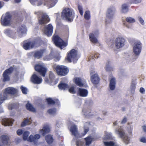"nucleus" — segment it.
<instances>
[{
	"instance_id": "obj_42",
	"label": "nucleus",
	"mask_w": 146,
	"mask_h": 146,
	"mask_svg": "<svg viewBox=\"0 0 146 146\" xmlns=\"http://www.w3.org/2000/svg\"><path fill=\"white\" fill-rule=\"evenodd\" d=\"M56 108H52L48 110V113L51 115H54L56 114Z\"/></svg>"
},
{
	"instance_id": "obj_43",
	"label": "nucleus",
	"mask_w": 146,
	"mask_h": 146,
	"mask_svg": "<svg viewBox=\"0 0 146 146\" xmlns=\"http://www.w3.org/2000/svg\"><path fill=\"white\" fill-rule=\"evenodd\" d=\"M112 137V134L111 133L105 132V135L103 138V140H107L110 139Z\"/></svg>"
},
{
	"instance_id": "obj_49",
	"label": "nucleus",
	"mask_w": 146,
	"mask_h": 146,
	"mask_svg": "<svg viewBox=\"0 0 146 146\" xmlns=\"http://www.w3.org/2000/svg\"><path fill=\"white\" fill-rule=\"evenodd\" d=\"M53 55L52 53H50V54L46 56L44 58V59L45 60H49L53 58Z\"/></svg>"
},
{
	"instance_id": "obj_62",
	"label": "nucleus",
	"mask_w": 146,
	"mask_h": 146,
	"mask_svg": "<svg viewBox=\"0 0 146 146\" xmlns=\"http://www.w3.org/2000/svg\"><path fill=\"white\" fill-rule=\"evenodd\" d=\"M127 119L126 117H124L123 118V120L121 121V123H125L127 121Z\"/></svg>"
},
{
	"instance_id": "obj_33",
	"label": "nucleus",
	"mask_w": 146,
	"mask_h": 146,
	"mask_svg": "<svg viewBox=\"0 0 146 146\" xmlns=\"http://www.w3.org/2000/svg\"><path fill=\"white\" fill-rule=\"evenodd\" d=\"M58 86L60 89L62 90H65L68 88V85L62 81L60 83Z\"/></svg>"
},
{
	"instance_id": "obj_4",
	"label": "nucleus",
	"mask_w": 146,
	"mask_h": 146,
	"mask_svg": "<svg viewBox=\"0 0 146 146\" xmlns=\"http://www.w3.org/2000/svg\"><path fill=\"white\" fill-rule=\"evenodd\" d=\"M1 23L3 26H9L12 24V15L9 12L6 13L1 16Z\"/></svg>"
},
{
	"instance_id": "obj_36",
	"label": "nucleus",
	"mask_w": 146,
	"mask_h": 146,
	"mask_svg": "<svg viewBox=\"0 0 146 146\" xmlns=\"http://www.w3.org/2000/svg\"><path fill=\"white\" fill-rule=\"evenodd\" d=\"M45 140L48 144H51L53 141V139L52 135H48L45 137Z\"/></svg>"
},
{
	"instance_id": "obj_40",
	"label": "nucleus",
	"mask_w": 146,
	"mask_h": 146,
	"mask_svg": "<svg viewBox=\"0 0 146 146\" xmlns=\"http://www.w3.org/2000/svg\"><path fill=\"white\" fill-rule=\"evenodd\" d=\"M46 100L48 104L49 105H53L57 103L58 104L59 103V101L58 100H53L52 98H48L46 99Z\"/></svg>"
},
{
	"instance_id": "obj_18",
	"label": "nucleus",
	"mask_w": 146,
	"mask_h": 146,
	"mask_svg": "<svg viewBox=\"0 0 146 146\" xmlns=\"http://www.w3.org/2000/svg\"><path fill=\"white\" fill-rule=\"evenodd\" d=\"M99 35V32L98 30L96 31L89 35V38L92 42L94 44H96L98 42L97 38Z\"/></svg>"
},
{
	"instance_id": "obj_28",
	"label": "nucleus",
	"mask_w": 146,
	"mask_h": 146,
	"mask_svg": "<svg viewBox=\"0 0 146 146\" xmlns=\"http://www.w3.org/2000/svg\"><path fill=\"white\" fill-rule=\"evenodd\" d=\"M78 92L80 96L82 97L87 96L88 94V90L83 88H79Z\"/></svg>"
},
{
	"instance_id": "obj_38",
	"label": "nucleus",
	"mask_w": 146,
	"mask_h": 146,
	"mask_svg": "<svg viewBox=\"0 0 146 146\" xmlns=\"http://www.w3.org/2000/svg\"><path fill=\"white\" fill-rule=\"evenodd\" d=\"M86 142V145L88 146L91 143V142L94 140V138L92 136H88L85 139Z\"/></svg>"
},
{
	"instance_id": "obj_56",
	"label": "nucleus",
	"mask_w": 146,
	"mask_h": 146,
	"mask_svg": "<svg viewBox=\"0 0 146 146\" xmlns=\"http://www.w3.org/2000/svg\"><path fill=\"white\" fill-rule=\"evenodd\" d=\"M138 19L140 23L142 25H145V22L143 18L140 16H139L138 17Z\"/></svg>"
},
{
	"instance_id": "obj_41",
	"label": "nucleus",
	"mask_w": 146,
	"mask_h": 146,
	"mask_svg": "<svg viewBox=\"0 0 146 146\" xmlns=\"http://www.w3.org/2000/svg\"><path fill=\"white\" fill-rule=\"evenodd\" d=\"M26 108L27 110L29 111H32L33 112H35V110L32 105L29 102H28L27 104L26 105Z\"/></svg>"
},
{
	"instance_id": "obj_37",
	"label": "nucleus",
	"mask_w": 146,
	"mask_h": 146,
	"mask_svg": "<svg viewBox=\"0 0 146 146\" xmlns=\"http://www.w3.org/2000/svg\"><path fill=\"white\" fill-rule=\"evenodd\" d=\"M31 4L38 6L40 5L42 3V0H29Z\"/></svg>"
},
{
	"instance_id": "obj_35",
	"label": "nucleus",
	"mask_w": 146,
	"mask_h": 146,
	"mask_svg": "<svg viewBox=\"0 0 146 146\" xmlns=\"http://www.w3.org/2000/svg\"><path fill=\"white\" fill-rule=\"evenodd\" d=\"M30 134V132L28 131H26L24 132L23 135V139L25 141H29V140L30 139V136L29 137L28 136Z\"/></svg>"
},
{
	"instance_id": "obj_47",
	"label": "nucleus",
	"mask_w": 146,
	"mask_h": 146,
	"mask_svg": "<svg viewBox=\"0 0 146 146\" xmlns=\"http://www.w3.org/2000/svg\"><path fill=\"white\" fill-rule=\"evenodd\" d=\"M128 3L130 4H138L140 3L141 0H128Z\"/></svg>"
},
{
	"instance_id": "obj_45",
	"label": "nucleus",
	"mask_w": 146,
	"mask_h": 146,
	"mask_svg": "<svg viewBox=\"0 0 146 146\" xmlns=\"http://www.w3.org/2000/svg\"><path fill=\"white\" fill-rule=\"evenodd\" d=\"M126 21L130 23H133L135 22L134 19L131 17H128L126 18Z\"/></svg>"
},
{
	"instance_id": "obj_31",
	"label": "nucleus",
	"mask_w": 146,
	"mask_h": 146,
	"mask_svg": "<svg viewBox=\"0 0 146 146\" xmlns=\"http://www.w3.org/2000/svg\"><path fill=\"white\" fill-rule=\"evenodd\" d=\"M129 5L128 3L123 4L121 7V13H125L128 12L129 10Z\"/></svg>"
},
{
	"instance_id": "obj_53",
	"label": "nucleus",
	"mask_w": 146,
	"mask_h": 146,
	"mask_svg": "<svg viewBox=\"0 0 146 146\" xmlns=\"http://www.w3.org/2000/svg\"><path fill=\"white\" fill-rule=\"evenodd\" d=\"M135 87V85L134 83L132 84L130 87V90L132 93H133L134 92Z\"/></svg>"
},
{
	"instance_id": "obj_22",
	"label": "nucleus",
	"mask_w": 146,
	"mask_h": 146,
	"mask_svg": "<svg viewBox=\"0 0 146 146\" xmlns=\"http://www.w3.org/2000/svg\"><path fill=\"white\" fill-rule=\"evenodd\" d=\"M17 32L18 33L19 38L21 37L23 35L25 34L27 32V29L25 25H21L17 29Z\"/></svg>"
},
{
	"instance_id": "obj_44",
	"label": "nucleus",
	"mask_w": 146,
	"mask_h": 146,
	"mask_svg": "<svg viewBox=\"0 0 146 146\" xmlns=\"http://www.w3.org/2000/svg\"><path fill=\"white\" fill-rule=\"evenodd\" d=\"M84 18L87 20H89L90 18V12L89 11H86L84 13Z\"/></svg>"
},
{
	"instance_id": "obj_57",
	"label": "nucleus",
	"mask_w": 146,
	"mask_h": 146,
	"mask_svg": "<svg viewBox=\"0 0 146 146\" xmlns=\"http://www.w3.org/2000/svg\"><path fill=\"white\" fill-rule=\"evenodd\" d=\"M23 132V130L21 129H19L17 131V134L20 136L22 134Z\"/></svg>"
},
{
	"instance_id": "obj_9",
	"label": "nucleus",
	"mask_w": 146,
	"mask_h": 146,
	"mask_svg": "<svg viewBox=\"0 0 146 146\" xmlns=\"http://www.w3.org/2000/svg\"><path fill=\"white\" fill-rule=\"evenodd\" d=\"M142 44L141 42L139 40H135L133 45V51L136 56H139L142 49Z\"/></svg>"
},
{
	"instance_id": "obj_26",
	"label": "nucleus",
	"mask_w": 146,
	"mask_h": 146,
	"mask_svg": "<svg viewBox=\"0 0 146 146\" xmlns=\"http://www.w3.org/2000/svg\"><path fill=\"white\" fill-rule=\"evenodd\" d=\"M40 137V135L39 134H36L34 135H30L29 142H33L35 144L37 143V140Z\"/></svg>"
},
{
	"instance_id": "obj_58",
	"label": "nucleus",
	"mask_w": 146,
	"mask_h": 146,
	"mask_svg": "<svg viewBox=\"0 0 146 146\" xmlns=\"http://www.w3.org/2000/svg\"><path fill=\"white\" fill-rule=\"evenodd\" d=\"M74 87L73 86L71 87L69 89V92L72 94H74L76 92L74 90Z\"/></svg>"
},
{
	"instance_id": "obj_27",
	"label": "nucleus",
	"mask_w": 146,
	"mask_h": 146,
	"mask_svg": "<svg viewBox=\"0 0 146 146\" xmlns=\"http://www.w3.org/2000/svg\"><path fill=\"white\" fill-rule=\"evenodd\" d=\"M14 120L11 119L4 118L2 119V124L5 126L12 125Z\"/></svg>"
},
{
	"instance_id": "obj_8",
	"label": "nucleus",
	"mask_w": 146,
	"mask_h": 146,
	"mask_svg": "<svg viewBox=\"0 0 146 146\" xmlns=\"http://www.w3.org/2000/svg\"><path fill=\"white\" fill-rule=\"evenodd\" d=\"M52 41L57 46L61 49H62L67 45V42L64 41L57 35H54L53 36Z\"/></svg>"
},
{
	"instance_id": "obj_14",
	"label": "nucleus",
	"mask_w": 146,
	"mask_h": 146,
	"mask_svg": "<svg viewBox=\"0 0 146 146\" xmlns=\"http://www.w3.org/2000/svg\"><path fill=\"white\" fill-rule=\"evenodd\" d=\"M35 70L38 72L42 76L44 77L47 69L43 63H39L35 66Z\"/></svg>"
},
{
	"instance_id": "obj_23",
	"label": "nucleus",
	"mask_w": 146,
	"mask_h": 146,
	"mask_svg": "<svg viewBox=\"0 0 146 146\" xmlns=\"http://www.w3.org/2000/svg\"><path fill=\"white\" fill-rule=\"evenodd\" d=\"M74 82L79 87L83 86L85 83V80L83 78L76 77L74 78Z\"/></svg>"
},
{
	"instance_id": "obj_55",
	"label": "nucleus",
	"mask_w": 146,
	"mask_h": 146,
	"mask_svg": "<svg viewBox=\"0 0 146 146\" xmlns=\"http://www.w3.org/2000/svg\"><path fill=\"white\" fill-rule=\"evenodd\" d=\"M99 56V55L98 54H95L94 56H90L89 57V60L94 59V58H98Z\"/></svg>"
},
{
	"instance_id": "obj_30",
	"label": "nucleus",
	"mask_w": 146,
	"mask_h": 146,
	"mask_svg": "<svg viewBox=\"0 0 146 146\" xmlns=\"http://www.w3.org/2000/svg\"><path fill=\"white\" fill-rule=\"evenodd\" d=\"M45 51L44 49H41L35 52L34 56L36 58H39L41 57Z\"/></svg>"
},
{
	"instance_id": "obj_19",
	"label": "nucleus",
	"mask_w": 146,
	"mask_h": 146,
	"mask_svg": "<svg viewBox=\"0 0 146 146\" xmlns=\"http://www.w3.org/2000/svg\"><path fill=\"white\" fill-rule=\"evenodd\" d=\"M50 131V127L47 123L44 124L42 128L39 131V133L44 136L46 134L49 133Z\"/></svg>"
},
{
	"instance_id": "obj_39",
	"label": "nucleus",
	"mask_w": 146,
	"mask_h": 146,
	"mask_svg": "<svg viewBox=\"0 0 146 146\" xmlns=\"http://www.w3.org/2000/svg\"><path fill=\"white\" fill-rule=\"evenodd\" d=\"M104 145L106 146H119L116 143L113 141L105 142L104 141Z\"/></svg>"
},
{
	"instance_id": "obj_64",
	"label": "nucleus",
	"mask_w": 146,
	"mask_h": 146,
	"mask_svg": "<svg viewBox=\"0 0 146 146\" xmlns=\"http://www.w3.org/2000/svg\"><path fill=\"white\" fill-rule=\"evenodd\" d=\"M3 2L0 1V9H1L3 7Z\"/></svg>"
},
{
	"instance_id": "obj_6",
	"label": "nucleus",
	"mask_w": 146,
	"mask_h": 146,
	"mask_svg": "<svg viewBox=\"0 0 146 146\" xmlns=\"http://www.w3.org/2000/svg\"><path fill=\"white\" fill-rule=\"evenodd\" d=\"M35 14L38 17V21L40 24L46 23L49 21L48 16L46 14L41 11H35Z\"/></svg>"
},
{
	"instance_id": "obj_25",
	"label": "nucleus",
	"mask_w": 146,
	"mask_h": 146,
	"mask_svg": "<svg viewBox=\"0 0 146 146\" xmlns=\"http://www.w3.org/2000/svg\"><path fill=\"white\" fill-rule=\"evenodd\" d=\"M42 80L41 78L39 77L35 74H33L31 78V81L35 84H40L42 82Z\"/></svg>"
},
{
	"instance_id": "obj_59",
	"label": "nucleus",
	"mask_w": 146,
	"mask_h": 146,
	"mask_svg": "<svg viewBox=\"0 0 146 146\" xmlns=\"http://www.w3.org/2000/svg\"><path fill=\"white\" fill-rule=\"evenodd\" d=\"M123 25L124 26L128 29H131L132 28V26L130 24H126L124 23Z\"/></svg>"
},
{
	"instance_id": "obj_7",
	"label": "nucleus",
	"mask_w": 146,
	"mask_h": 146,
	"mask_svg": "<svg viewBox=\"0 0 146 146\" xmlns=\"http://www.w3.org/2000/svg\"><path fill=\"white\" fill-rule=\"evenodd\" d=\"M115 133L123 139L126 144L129 143V138L125 135L124 130L121 127L115 129Z\"/></svg>"
},
{
	"instance_id": "obj_63",
	"label": "nucleus",
	"mask_w": 146,
	"mask_h": 146,
	"mask_svg": "<svg viewBox=\"0 0 146 146\" xmlns=\"http://www.w3.org/2000/svg\"><path fill=\"white\" fill-rule=\"evenodd\" d=\"M45 81L47 83H52V82H50V80H49L47 78H45L44 79Z\"/></svg>"
},
{
	"instance_id": "obj_16",
	"label": "nucleus",
	"mask_w": 146,
	"mask_h": 146,
	"mask_svg": "<svg viewBox=\"0 0 146 146\" xmlns=\"http://www.w3.org/2000/svg\"><path fill=\"white\" fill-rule=\"evenodd\" d=\"M82 114L86 117H89L96 115L98 113L95 111H92L90 108H87L83 109Z\"/></svg>"
},
{
	"instance_id": "obj_2",
	"label": "nucleus",
	"mask_w": 146,
	"mask_h": 146,
	"mask_svg": "<svg viewBox=\"0 0 146 146\" xmlns=\"http://www.w3.org/2000/svg\"><path fill=\"white\" fill-rule=\"evenodd\" d=\"M90 125V123L88 122L85 123L84 128V132L82 133V135H79L78 132L77 126L74 125H73L70 127V131L71 132L72 134L75 137V138H73V139H75L76 138L82 137L85 135L89 130V126Z\"/></svg>"
},
{
	"instance_id": "obj_48",
	"label": "nucleus",
	"mask_w": 146,
	"mask_h": 146,
	"mask_svg": "<svg viewBox=\"0 0 146 146\" xmlns=\"http://www.w3.org/2000/svg\"><path fill=\"white\" fill-rule=\"evenodd\" d=\"M16 105L15 104H10L8 106V109L10 110H12L17 108Z\"/></svg>"
},
{
	"instance_id": "obj_3",
	"label": "nucleus",
	"mask_w": 146,
	"mask_h": 146,
	"mask_svg": "<svg viewBox=\"0 0 146 146\" xmlns=\"http://www.w3.org/2000/svg\"><path fill=\"white\" fill-rule=\"evenodd\" d=\"M62 17L67 21L71 22L74 17V11L71 8H66L64 9L62 13Z\"/></svg>"
},
{
	"instance_id": "obj_11",
	"label": "nucleus",
	"mask_w": 146,
	"mask_h": 146,
	"mask_svg": "<svg viewBox=\"0 0 146 146\" xmlns=\"http://www.w3.org/2000/svg\"><path fill=\"white\" fill-rule=\"evenodd\" d=\"M125 40L121 36L117 37L114 41V45L115 49H119L123 47L125 45Z\"/></svg>"
},
{
	"instance_id": "obj_17",
	"label": "nucleus",
	"mask_w": 146,
	"mask_h": 146,
	"mask_svg": "<svg viewBox=\"0 0 146 146\" xmlns=\"http://www.w3.org/2000/svg\"><path fill=\"white\" fill-rule=\"evenodd\" d=\"M13 70V67H11L9 68L6 70L4 72L3 75L4 82L8 81L10 80V78L9 75L12 73Z\"/></svg>"
},
{
	"instance_id": "obj_51",
	"label": "nucleus",
	"mask_w": 146,
	"mask_h": 146,
	"mask_svg": "<svg viewBox=\"0 0 146 146\" xmlns=\"http://www.w3.org/2000/svg\"><path fill=\"white\" fill-rule=\"evenodd\" d=\"M76 145L77 146H82L84 143L82 142L83 140L82 139L76 140Z\"/></svg>"
},
{
	"instance_id": "obj_12",
	"label": "nucleus",
	"mask_w": 146,
	"mask_h": 146,
	"mask_svg": "<svg viewBox=\"0 0 146 146\" xmlns=\"http://www.w3.org/2000/svg\"><path fill=\"white\" fill-rule=\"evenodd\" d=\"M77 52L75 49L71 50L68 54L67 59L69 62L73 61L74 62H76L78 59L77 56Z\"/></svg>"
},
{
	"instance_id": "obj_1",
	"label": "nucleus",
	"mask_w": 146,
	"mask_h": 146,
	"mask_svg": "<svg viewBox=\"0 0 146 146\" xmlns=\"http://www.w3.org/2000/svg\"><path fill=\"white\" fill-rule=\"evenodd\" d=\"M18 92L17 89L13 87H8L5 89L4 92L0 94V113L3 112V110L1 106L4 101L7 98L8 94H14Z\"/></svg>"
},
{
	"instance_id": "obj_21",
	"label": "nucleus",
	"mask_w": 146,
	"mask_h": 146,
	"mask_svg": "<svg viewBox=\"0 0 146 146\" xmlns=\"http://www.w3.org/2000/svg\"><path fill=\"white\" fill-rule=\"evenodd\" d=\"M53 27L52 25L49 24L46 26L43 31L44 33L48 36H51L53 32Z\"/></svg>"
},
{
	"instance_id": "obj_15",
	"label": "nucleus",
	"mask_w": 146,
	"mask_h": 146,
	"mask_svg": "<svg viewBox=\"0 0 146 146\" xmlns=\"http://www.w3.org/2000/svg\"><path fill=\"white\" fill-rule=\"evenodd\" d=\"M116 11V9L114 6L111 5L109 7L106 11V18L109 19H111L113 17Z\"/></svg>"
},
{
	"instance_id": "obj_34",
	"label": "nucleus",
	"mask_w": 146,
	"mask_h": 146,
	"mask_svg": "<svg viewBox=\"0 0 146 146\" xmlns=\"http://www.w3.org/2000/svg\"><path fill=\"white\" fill-rule=\"evenodd\" d=\"M57 2L56 1L55 2H53L52 1H46L44 3V5L48 7L49 8L54 7Z\"/></svg>"
},
{
	"instance_id": "obj_52",
	"label": "nucleus",
	"mask_w": 146,
	"mask_h": 146,
	"mask_svg": "<svg viewBox=\"0 0 146 146\" xmlns=\"http://www.w3.org/2000/svg\"><path fill=\"white\" fill-rule=\"evenodd\" d=\"M49 77L50 82H52L54 78V76L53 73L51 72H50Z\"/></svg>"
},
{
	"instance_id": "obj_60",
	"label": "nucleus",
	"mask_w": 146,
	"mask_h": 146,
	"mask_svg": "<svg viewBox=\"0 0 146 146\" xmlns=\"http://www.w3.org/2000/svg\"><path fill=\"white\" fill-rule=\"evenodd\" d=\"M139 92L141 93H142L143 94H144L145 93V90L142 87H141L140 88Z\"/></svg>"
},
{
	"instance_id": "obj_29",
	"label": "nucleus",
	"mask_w": 146,
	"mask_h": 146,
	"mask_svg": "<svg viewBox=\"0 0 146 146\" xmlns=\"http://www.w3.org/2000/svg\"><path fill=\"white\" fill-rule=\"evenodd\" d=\"M32 121L31 117L24 119L21 123V126L23 127L27 125H30L32 123Z\"/></svg>"
},
{
	"instance_id": "obj_24",
	"label": "nucleus",
	"mask_w": 146,
	"mask_h": 146,
	"mask_svg": "<svg viewBox=\"0 0 146 146\" xmlns=\"http://www.w3.org/2000/svg\"><path fill=\"white\" fill-rule=\"evenodd\" d=\"M95 72L94 71L92 72L90 71V75ZM91 80L92 82L94 84H97L98 83L99 81V78L97 74H95L91 76Z\"/></svg>"
},
{
	"instance_id": "obj_32",
	"label": "nucleus",
	"mask_w": 146,
	"mask_h": 146,
	"mask_svg": "<svg viewBox=\"0 0 146 146\" xmlns=\"http://www.w3.org/2000/svg\"><path fill=\"white\" fill-rule=\"evenodd\" d=\"M116 81L115 79L114 78H112L110 80L109 84L110 88L111 90H113L115 88Z\"/></svg>"
},
{
	"instance_id": "obj_5",
	"label": "nucleus",
	"mask_w": 146,
	"mask_h": 146,
	"mask_svg": "<svg viewBox=\"0 0 146 146\" xmlns=\"http://www.w3.org/2000/svg\"><path fill=\"white\" fill-rule=\"evenodd\" d=\"M40 41L41 40L39 38L36 39L33 41H25L23 45V48L26 50L30 49L40 45L39 43Z\"/></svg>"
},
{
	"instance_id": "obj_50",
	"label": "nucleus",
	"mask_w": 146,
	"mask_h": 146,
	"mask_svg": "<svg viewBox=\"0 0 146 146\" xmlns=\"http://www.w3.org/2000/svg\"><path fill=\"white\" fill-rule=\"evenodd\" d=\"M20 88L22 92V93L24 94H27L28 90L26 87L22 86H21Z\"/></svg>"
},
{
	"instance_id": "obj_46",
	"label": "nucleus",
	"mask_w": 146,
	"mask_h": 146,
	"mask_svg": "<svg viewBox=\"0 0 146 146\" xmlns=\"http://www.w3.org/2000/svg\"><path fill=\"white\" fill-rule=\"evenodd\" d=\"M133 127V126L131 125V123H129L128 124L127 130L129 134H132Z\"/></svg>"
},
{
	"instance_id": "obj_54",
	"label": "nucleus",
	"mask_w": 146,
	"mask_h": 146,
	"mask_svg": "<svg viewBox=\"0 0 146 146\" xmlns=\"http://www.w3.org/2000/svg\"><path fill=\"white\" fill-rule=\"evenodd\" d=\"M78 10L80 14L81 15H82L83 14V11L82 6L78 4Z\"/></svg>"
},
{
	"instance_id": "obj_10",
	"label": "nucleus",
	"mask_w": 146,
	"mask_h": 146,
	"mask_svg": "<svg viewBox=\"0 0 146 146\" xmlns=\"http://www.w3.org/2000/svg\"><path fill=\"white\" fill-rule=\"evenodd\" d=\"M4 33L7 36L13 39L19 37L17 29L14 28L6 29L4 30Z\"/></svg>"
},
{
	"instance_id": "obj_13",
	"label": "nucleus",
	"mask_w": 146,
	"mask_h": 146,
	"mask_svg": "<svg viewBox=\"0 0 146 146\" xmlns=\"http://www.w3.org/2000/svg\"><path fill=\"white\" fill-rule=\"evenodd\" d=\"M57 74L60 76H64L68 72V69L64 66L58 65L55 68Z\"/></svg>"
},
{
	"instance_id": "obj_20",
	"label": "nucleus",
	"mask_w": 146,
	"mask_h": 146,
	"mask_svg": "<svg viewBox=\"0 0 146 146\" xmlns=\"http://www.w3.org/2000/svg\"><path fill=\"white\" fill-rule=\"evenodd\" d=\"M0 139L3 145H1L0 144V146H8L10 143L9 136L7 135H2L0 137Z\"/></svg>"
},
{
	"instance_id": "obj_61",
	"label": "nucleus",
	"mask_w": 146,
	"mask_h": 146,
	"mask_svg": "<svg viewBox=\"0 0 146 146\" xmlns=\"http://www.w3.org/2000/svg\"><path fill=\"white\" fill-rule=\"evenodd\" d=\"M140 141L144 143H146V139L144 137H142L140 139Z\"/></svg>"
}]
</instances>
